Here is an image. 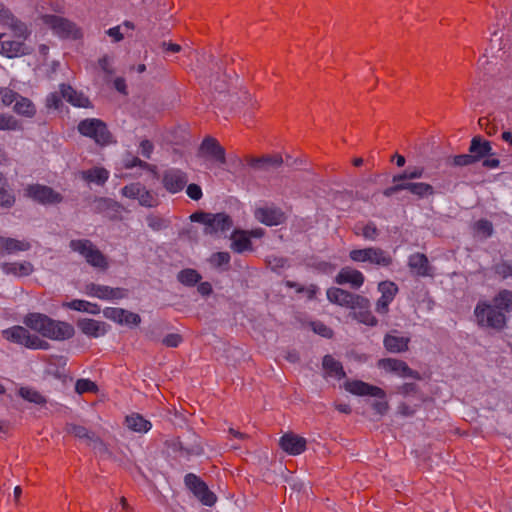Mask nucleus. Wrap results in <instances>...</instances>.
Wrapping results in <instances>:
<instances>
[{
    "label": "nucleus",
    "instance_id": "1",
    "mask_svg": "<svg viewBox=\"0 0 512 512\" xmlns=\"http://www.w3.org/2000/svg\"><path fill=\"white\" fill-rule=\"evenodd\" d=\"M23 323L41 336L52 340H66L74 335V328L71 324L53 320L41 313L27 314Z\"/></svg>",
    "mask_w": 512,
    "mask_h": 512
},
{
    "label": "nucleus",
    "instance_id": "2",
    "mask_svg": "<svg viewBox=\"0 0 512 512\" xmlns=\"http://www.w3.org/2000/svg\"><path fill=\"white\" fill-rule=\"evenodd\" d=\"M191 221L201 223L205 226L204 233L207 235L222 236L231 230L233 221L225 213L195 212L190 216Z\"/></svg>",
    "mask_w": 512,
    "mask_h": 512
},
{
    "label": "nucleus",
    "instance_id": "3",
    "mask_svg": "<svg viewBox=\"0 0 512 512\" xmlns=\"http://www.w3.org/2000/svg\"><path fill=\"white\" fill-rule=\"evenodd\" d=\"M43 5L38 4L36 7V11L38 14V18L48 26L52 31L61 38H72L77 39L81 36L80 30L76 27V25L67 19H64L59 16L49 15L43 13Z\"/></svg>",
    "mask_w": 512,
    "mask_h": 512
},
{
    "label": "nucleus",
    "instance_id": "4",
    "mask_svg": "<svg viewBox=\"0 0 512 512\" xmlns=\"http://www.w3.org/2000/svg\"><path fill=\"white\" fill-rule=\"evenodd\" d=\"M11 32L12 37H8L5 33H0V54L7 58L29 54L30 48L25 43L31 34L29 28L27 27V34L25 36H19L15 31Z\"/></svg>",
    "mask_w": 512,
    "mask_h": 512
},
{
    "label": "nucleus",
    "instance_id": "5",
    "mask_svg": "<svg viewBox=\"0 0 512 512\" xmlns=\"http://www.w3.org/2000/svg\"><path fill=\"white\" fill-rule=\"evenodd\" d=\"M2 336L9 342L25 346L29 349H47L48 343L36 335H32L23 326H13L2 331Z\"/></svg>",
    "mask_w": 512,
    "mask_h": 512
},
{
    "label": "nucleus",
    "instance_id": "6",
    "mask_svg": "<svg viewBox=\"0 0 512 512\" xmlns=\"http://www.w3.org/2000/svg\"><path fill=\"white\" fill-rule=\"evenodd\" d=\"M477 323L482 327L501 329L504 327L506 318L503 312L496 308L495 304L479 302L474 311Z\"/></svg>",
    "mask_w": 512,
    "mask_h": 512
},
{
    "label": "nucleus",
    "instance_id": "7",
    "mask_svg": "<svg viewBox=\"0 0 512 512\" xmlns=\"http://www.w3.org/2000/svg\"><path fill=\"white\" fill-rule=\"evenodd\" d=\"M349 257L354 262L370 263L375 266L387 267L392 263L391 255L378 247L353 249Z\"/></svg>",
    "mask_w": 512,
    "mask_h": 512
},
{
    "label": "nucleus",
    "instance_id": "8",
    "mask_svg": "<svg viewBox=\"0 0 512 512\" xmlns=\"http://www.w3.org/2000/svg\"><path fill=\"white\" fill-rule=\"evenodd\" d=\"M70 247L79 253L91 266L99 269H106L108 263L104 255L87 239L72 240Z\"/></svg>",
    "mask_w": 512,
    "mask_h": 512
},
{
    "label": "nucleus",
    "instance_id": "9",
    "mask_svg": "<svg viewBox=\"0 0 512 512\" xmlns=\"http://www.w3.org/2000/svg\"><path fill=\"white\" fill-rule=\"evenodd\" d=\"M78 131L86 137L92 138L100 145H106L111 142V134L106 125L99 119H85L78 125Z\"/></svg>",
    "mask_w": 512,
    "mask_h": 512
},
{
    "label": "nucleus",
    "instance_id": "10",
    "mask_svg": "<svg viewBox=\"0 0 512 512\" xmlns=\"http://www.w3.org/2000/svg\"><path fill=\"white\" fill-rule=\"evenodd\" d=\"M327 298L330 302L337 305L350 308L366 307L368 299L359 295L351 294L343 289L332 287L327 290Z\"/></svg>",
    "mask_w": 512,
    "mask_h": 512
},
{
    "label": "nucleus",
    "instance_id": "11",
    "mask_svg": "<svg viewBox=\"0 0 512 512\" xmlns=\"http://www.w3.org/2000/svg\"><path fill=\"white\" fill-rule=\"evenodd\" d=\"M121 194L126 198L137 200L144 207H153L157 204L156 196L140 183L124 186L121 189Z\"/></svg>",
    "mask_w": 512,
    "mask_h": 512
},
{
    "label": "nucleus",
    "instance_id": "12",
    "mask_svg": "<svg viewBox=\"0 0 512 512\" xmlns=\"http://www.w3.org/2000/svg\"><path fill=\"white\" fill-rule=\"evenodd\" d=\"M81 292L86 296L95 297L106 301L122 299L125 297V291L121 288H112L96 283L85 284Z\"/></svg>",
    "mask_w": 512,
    "mask_h": 512
},
{
    "label": "nucleus",
    "instance_id": "13",
    "mask_svg": "<svg viewBox=\"0 0 512 512\" xmlns=\"http://www.w3.org/2000/svg\"><path fill=\"white\" fill-rule=\"evenodd\" d=\"M185 484L204 505L212 506L215 503V495L209 491L206 484L202 482L196 475H186Z\"/></svg>",
    "mask_w": 512,
    "mask_h": 512
},
{
    "label": "nucleus",
    "instance_id": "14",
    "mask_svg": "<svg viewBox=\"0 0 512 512\" xmlns=\"http://www.w3.org/2000/svg\"><path fill=\"white\" fill-rule=\"evenodd\" d=\"M26 195L42 204H56L62 200V196L52 188L39 184L28 186Z\"/></svg>",
    "mask_w": 512,
    "mask_h": 512
},
{
    "label": "nucleus",
    "instance_id": "15",
    "mask_svg": "<svg viewBox=\"0 0 512 512\" xmlns=\"http://www.w3.org/2000/svg\"><path fill=\"white\" fill-rule=\"evenodd\" d=\"M103 315L111 321L126 326H137L141 321L138 314L117 307L105 308Z\"/></svg>",
    "mask_w": 512,
    "mask_h": 512
},
{
    "label": "nucleus",
    "instance_id": "16",
    "mask_svg": "<svg viewBox=\"0 0 512 512\" xmlns=\"http://www.w3.org/2000/svg\"><path fill=\"white\" fill-rule=\"evenodd\" d=\"M378 290L381 293V297L377 300L375 309L379 314H386L389 310V305L398 292V287L394 282L383 281L379 283Z\"/></svg>",
    "mask_w": 512,
    "mask_h": 512
},
{
    "label": "nucleus",
    "instance_id": "17",
    "mask_svg": "<svg viewBox=\"0 0 512 512\" xmlns=\"http://www.w3.org/2000/svg\"><path fill=\"white\" fill-rule=\"evenodd\" d=\"M254 216L259 222L267 226H276L283 223L285 220L284 213L279 208L270 205L256 208Z\"/></svg>",
    "mask_w": 512,
    "mask_h": 512
},
{
    "label": "nucleus",
    "instance_id": "18",
    "mask_svg": "<svg viewBox=\"0 0 512 512\" xmlns=\"http://www.w3.org/2000/svg\"><path fill=\"white\" fill-rule=\"evenodd\" d=\"M162 182L168 192L175 194L185 187L188 177L179 169H170L164 173Z\"/></svg>",
    "mask_w": 512,
    "mask_h": 512
},
{
    "label": "nucleus",
    "instance_id": "19",
    "mask_svg": "<svg viewBox=\"0 0 512 512\" xmlns=\"http://www.w3.org/2000/svg\"><path fill=\"white\" fill-rule=\"evenodd\" d=\"M0 24L7 26L11 31H15L19 36L27 34V25L18 19L2 2H0Z\"/></svg>",
    "mask_w": 512,
    "mask_h": 512
},
{
    "label": "nucleus",
    "instance_id": "20",
    "mask_svg": "<svg viewBox=\"0 0 512 512\" xmlns=\"http://www.w3.org/2000/svg\"><path fill=\"white\" fill-rule=\"evenodd\" d=\"M200 153L209 160L219 164L226 161L225 150L214 138H206L200 146Z\"/></svg>",
    "mask_w": 512,
    "mask_h": 512
},
{
    "label": "nucleus",
    "instance_id": "21",
    "mask_svg": "<svg viewBox=\"0 0 512 512\" xmlns=\"http://www.w3.org/2000/svg\"><path fill=\"white\" fill-rule=\"evenodd\" d=\"M378 365L380 368L384 369L387 372L394 373L400 377L406 378H419L417 372L411 370L407 364L401 360L397 359H382L379 360Z\"/></svg>",
    "mask_w": 512,
    "mask_h": 512
},
{
    "label": "nucleus",
    "instance_id": "22",
    "mask_svg": "<svg viewBox=\"0 0 512 512\" xmlns=\"http://www.w3.org/2000/svg\"><path fill=\"white\" fill-rule=\"evenodd\" d=\"M30 248L31 243L26 239L0 237V256L15 255L28 251Z\"/></svg>",
    "mask_w": 512,
    "mask_h": 512
},
{
    "label": "nucleus",
    "instance_id": "23",
    "mask_svg": "<svg viewBox=\"0 0 512 512\" xmlns=\"http://www.w3.org/2000/svg\"><path fill=\"white\" fill-rule=\"evenodd\" d=\"M305 438L294 433L284 434L280 439L281 448L290 455H299L306 449Z\"/></svg>",
    "mask_w": 512,
    "mask_h": 512
},
{
    "label": "nucleus",
    "instance_id": "24",
    "mask_svg": "<svg viewBox=\"0 0 512 512\" xmlns=\"http://www.w3.org/2000/svg\"><path fill=\"white\" fill-rule=\"evenodd\" d=\"M68 432L79 439H84L95 450L96 453H104L105 445L91 432L83 426L69 425Z\"/></svg>",
    "mask_w": 512,
    "mask_h": 512
},
{
    "label": "nucleus",
    "instance_id": "25",
    "mask_svg": "<svg viewBox=\"0 0 512 512\" xmlns=\"http://www.w3.org/2000/svg\"><path fill=\"white\" fill-rule=\"evenodd\" d=\"M77 327L88 337L98 338L107 333V325L105 322L97 321L90 318L78 320Z\"/></svg>",
    "mask_w": 512,
    "mask_h": 512
},
{
    "label": "nucleus",
    "instance_id": "26",
    "mask_svg": "<svg viewBox=\"0 0 512 512\" xmlns=\"http://www.w3.org/2000/svg\"><path fill=\"white\" fill-rule=\"evenodd\" d=\"M345 388L350 393L359 396L370 395L379 398H383L385 396L384 391L379 387L369 385L359 380L346 382Z\"/></svg>",
    "mask_w": 512,
    "mask_h": 512
},
{
    "label": "nucleus",
    "instance_id": "27",
    "mask_svg": "<svg viewBox=\"0 0 512 512\" xmlns=\"http://www.w3.org/2000/svg\"><path fill=\"white\" fill-rule=\"evenodd\" d=\"M338 284H349L352 288H359L364 283V275L359 270L351 267H344L336 276Z\"/></svg>",
    "mask_w": 512,
    "mask_h": 512
},
{
    "label": "nucleus",
    "instance_id": "28",
    "mask_svg": "<svg viewBox=\"0 0 512 512\" xmlns=\"http://www.w3.org/2000/svg\"><path fill=\"white\" fill-rule=\"evenodd\" d=\"M1 269L5 274L17 277L28 276L34 271L33 265L28 261L3 263Z\"/></svg>",
    "mask_w": 512,
    "mask_h": 512
},
{
    "label": "nucleus",
    "instance_id": "29",
    "mask_svg": "<svg viewBox=\"0 0 512 512\" xmlns=\"http://www.w3.org/2000/svg\"><path fill=\"white\" fill-rule=\"evenodd\" d=\"M408 265L410 269L419 276H430L431 267L429 266V262L427 257L421 253L412 254L409 257Z\"/></svg>",
    "mask_w": 512,
    "mask_h": 512
},
{
    "label": "nucleus",
    "instance_id": "30",
    "mask_svg": "<svg viewBox=\"0 0 512 512\" xmlns=\"http://www.w3.org/2000/svg\"><path fill=\"white\" fill-rule=\"evenodd\" d=\"M62 307L69 308L74 311L84 312L91 315H97L100 313V306L96 303H92L82 299H74L72 301H66L62 303Z\"/></svg>",
    "mask_w": 512,
    "mask_h": 512
},
{
    "label": "nucleus",
    "instance_id": "31",
    "mask_svg": "<svg viewBox=\"0 0 512 512\" xmlns=\"http://www.w3.org/2000/svg\"><path fill=\"white\" fill-rule=\"evenodd\" d=\"M231 248L237 253L251 250L252 245L248 231L235 230L231 235Z\"/></svg>",
    "mask_w": 512,
    "mask_h": 512
},
{
    "label": "nucleus",
    "instance_id": "32",
    "mask_svg": "<svg viewBox=\"0 0 512 512\" xmlns=\"http://www.w3.org/2000/svg\"><path fill=\"white\" fill-rule=\"evenodd\" d=\"M61 95L69 103L76 107H88L89 99L81 92L75 91L72 87L61 85Z\"/></svg>",
    "mask_w": 512,
    "mask_h": 512
},
{
    "label": "nucleus",
    "instance_id": "33",
    "mask_svg": "<svg viewBox=\"0 0 512 512\" xmlns=\"http://www.w3.org/2000/svg\"><path fill=\"white\" fill-rule=\"evenodd\" d=\"M125 423L130 430L138 433H146L152 428L151 422L137 413L128 415Z\"/></svg>",
    "mask_w": 512,
    "mask_h": 512
},
{
    "label": "nucleus",
    "instance_id": "34",
    "mask_svg": "<svg viewBox=\"0 0 512 512\" xmlns=\"http://www.w3.org/2000/svg\"><path fill=\"white\" fill-rule=\"evenodd\" d=\"M13 110L18 115H21V116H24L27 118H32L36 114V108H35L34 104L32 103V101L29 100L28 98L21 96V95H18V97L14 103Z\"/></svg>",
    "mask_w": 512,
    "mask_h": 512
},
{
    "label": "nucleus",
    "instance_id": "35",
    "mask_svg": "<svg viewBox=\"0 0 512 512\" xmlns=\"http://www.w3.org/2000/svg\"><path fill=\"white\" fill-rule=\"evenodd\" d=\"M408 342L409 339L406 337L388 334L384 339V346L392 353H399L408 348Z\"/></svg>",
    "mask_w": 512,
    "mask_h": 512
},
{
    "label": "nucleus",
    "instance_id": "36",
    "mask_svg": "<svg viewBox=\"0 0 512 512\" xmlns=\"http://www.w3.org/2000/svg\"><path fill=\"white\" fill-rule=\"evenodd\" d=\"M81 175L84 180L100 185L107 181L109 172L104 168L94 167L92 169L81 172Z\"/></svg>",
    "mask_w": 512,
    "mask_h": 512
},
{
    "label": "nucleus",
    "instance_id": "37",
    "mask_svg": "<svg viewBox=\"0 0 512 512\" xmlns=\"http://www.w3.org/2000/svg\"><path fill=\"white\" fill-rule=\"evenodd\" d=\"M471 155L475 156V161L490 154L491 145L488 141H482L480 138H473L471 141L470 149Z\"/></svg>",
    "mask_w": 512,
    "mask_h": 512
},
{
    "label": "nucleus",
    "instance_id": "38",
    "mask_svg": "<svg viewBox=\"0 0 512 512\" xmlns=\"http://www.w3.org/2000/svg\"><path fill=\"white\" fill-rule=\"evenodd\" d=\"M323 368L328 376L341 379L344 376L342 365L332 356H325L323 359Z\"/></svg>",
    "mask_w": 512,
    "mask_h": 512
},
{
    "label": "nucleus",
    "instance_id": "39",
    "mask_svg": "<svg viewBox=\"0 0 512 512\" xmlns=\"http://www.w3.org/2000/svg\"><path fill=\"white\" fill-rule=\"evenodd\" d=\"M496 308H498L501 312H511L512 311V291L503 290L500 291L493 300Z\"/></svg>",
    "mask_w": 512,
    "mask_h": 512
},
{
    "label": "nucleus",
    "instance_id": "40",
    "mask_svg": "<svg viewBox=\"0 0 512 512\" xmlns=\"http://www.w3.org/2000/svg\"><path fill=\"white\" fill-rule=\"evenodd\" d=\"M352 314L353 317L360 323L368 326H375L377 324V319L369 310V303L366 307H357V309L353 310Z\"/></svg>",
    "mask_w": 512,
    "mask_h": 512
},
{
    "label": "nucleus",
    "instance_id": "41",
    "mask_svg": "<svg viewBox=\"0 0 512 512\" xmlns=\"http://www.w3.org/2000/svg\"><path fill=\"white\" fill-rule=\"evenodd\" d=\"M474 233L477 237L488 238L493 233L492 223L488 220H479L473 225Z\"/></svg>",
    "mask_w": 512,
    "mask_h": 512
},
{
    "label": "nucleus",
    "instance_id": "42",
    "mask_svg": "<svg viewBox=\"0 0 512 512\" xmlns=\"http://www.w3.org/2000/svg\"><path fill=\"white\" fill-rule=\"evenodd\" d=\"M19 395L23 399H25L31 403H35V404L45 403V398L38 391H36L32 388H28V387L20 388Z\"/></svg>",
    "mask_w": 512,
    "mask_h": 512
},
{
    "label": "nucleus",
    "instance_id": "43",
    "mask_svg": "<svg viewBox=\"0 0 512 512\" xmlns=\"http://www.w3.org/2000/svg\"><path fill=\"white\" fill-rule=\"evenodd\" d=\"M21 123L12 115L0 113V130H21Z\"/></svg>",
    "mask_w": 512,
    "mask_h": 512
},
{
    "label": "nucleus",
    "instance_id": "44",
    "mask_svg": "<svg viewBox=\"0 0 512 512\" xmlns=\"http://www.w3.org/2000/svg\"><path fill=\"white\" fill-rule=\"evenodd\" d=\"M409 191L420 198L430 196L434 192L433 187L430 184L422 182L410 185Z\"/></svg>",
    "mask_w": 512,
    "mask_h": 512
},
{
    "label": "nucleus",
    "instance_id": "45",
    "mask_svg": "<svg viewBox=\"0 0 512 512\" xmlns=\"http://www.w3.org/2000/svg\"><path fill=\"white\" fill-rule=\"evenodd\" d=\"M200 278L198 272L193 269H185L178 274L179 281L185 285H194Z\"/></svg>",
    "mask_w": 512,
    "mask_h": 512
},
{
    "label": "nucleus",
    "instance_id": "46",
    "mask_svg": "<svg viewBox=\"0 0 512 512\" xmlns=\"http://www.w3.org/2000/svg\"><path fill=\"white\" fill-rule=\"evenodd\" d=\"M147 225L154 231H160L169 226V221L158 215H148L146 218Z\"/></svg>",
    "mask_w": 512,
    "mask_h": 512
},
{
    "label": "nucleus",
    "instance_id": "47",
    "mask_svg": "<svg viewBox=\"0 0 512 512\" xmlns=\"http://www.w3.org/2000/svg\"><path fill=\"white\" fill-rule=\"evenodd\" d=\"M14 203V197L6 189V180L0 173V205L10 207Z\"/></svg>",
    "mask_w": 512,
    "mask_h": 512
},
{
    "label": "nucleus",
    "instance_id": "48",
    "mask_svg": "<svg viewBox=\"0 0 512 512\" xmlns=\"http://www.w3.org/2000/svg\"><path fill=\"white\" fill-rule=\"evenodd\" d=\"M424 169L422 167H413L406 169L401 175L394 176L393 181L397 182L406 179H418L423 176Z\"/></svg>",
    "mask_w": 512,
    "mask_h": 512
},
{
    "label": "nucleus",
    "instance_id": "49",
    "mask_svg": "<svg viewBox=\"0 0 512 512\" xmlns=\"http://www.w3.org/2000/svg\"><path fill=\"white\" fill-rule=\"evenodd\" d=\"M75 390L78 394L95 392L97 390V386L94 382H92L89 379H79L76 382Z\"/></svg>",
    "mask_w": 512,
    "mask_h": 512
},
{
    "label": "nucleus",
    "instance_id": "50",
    "mask_svg": "<svg viewBox=\"0 0 512 512\" xmlns=\"http://www.w3.org/2000/svg\"><path fill=\"white\" fill-rule=\"evenodd\" d=\"M19 94L9 88L0 89V103L4 106H10L15 103Z\"/></svg>",
    "mask_w": 512,
    "mask_h": 512
},
{
    "label": "nucleus",
    "instance_id": "51",
    "mask_svg": "<svg viewBox=\"0 0 512 512\" xmlns=\"http://www.w3.org/2000/svg\"><path fill=\"white\" fill-rule=\"evenodd\" d=\"M210 261L217 267L227 265L230 262V255L227 252H217L211 256Z\"/></svg>",
    "mask_w": 512,
    "mask_h": 512
},
{
    "label": "nucleus",
    "instance_id": "52",
    "mask_svg": "<svg viewBox=\"0 0 512 512\" xmlns=\"http://www.w3.org/2000/svg\"><path fill=\"white\" fill-rule=\"evenodd\" d=\"M281 163H282V157L279 156V155H275V156L259 159V160L256 161L255 165L257 167H265V166H268V165L279 166V165H281Z\"/></svg>",
    "mask_w": 512,
    "mask_h": 512
},
{
    "label": "nucleus",
    "instance_id": "53",
    "mask_svg": "<svg viewBox=\"0 0 512 512\" xmlns=\"http://www.w3.org/2000/svg\"><path fill=\"white\" fill-rule=\"evenodd\" d=\"M475 162V156L471 154L457 155L453 159V163L457 166H467Z\"/></svg>",
    "mask_w": 512,
    "mask_h": 512
},
{
    "label": "nucleus",
    "instance_id": "54",
    "mask_svg": "<svg viewBox=\"0 0 512 512\" xmlns=\"http://www.w3.org/2000/svg\"><path fill=\"white\" fill-rule=\"evenodd\" d=\"M312 329L315 333L323 337L329 338L332 336V330L321 322L312 323Z\"/></svg>",
    "mask_w": 512,
    "mask_h": 512
},
{
    "label": "nucleus",
    "instance_id": "55",
    "mask_svg": "<svg viewBox=\"0 0 512 512\" xmlns=\"http://www.w3.org/2000/svg\"><path fill=\"white\" fill-rule=\"evenodd\" d=\"M186 193L192 200H195V201L201 199L202 195H203L201 187L197 184L188 185L187 189H186Z\"/></svg>",
    "mask_w": 512,
    "mask_h": 512
},
{
    "label": "nucleus",
    "instance_id": "56",
    "mask_svg": "<svg viewBox=\"0 0 512 512\" xmlns=\"http://www.w3.org/2000/svg\"><path fill=\"white\" fill-rule=\"evenodd\" d=\"M361 235L367 240H375L378 235L376 226L367 224L362 228Z\"/></svg>",
    "mask_w": 512,
    "mask_h": 512
},
{
    "label": "nucleus",
    "instance_id": "57",
    "mask_svg": "<svg viewBox=\"0 0 512 512\" xmlns=\"http://www.w3.org/2000/svg\"><path fill=\"white\" fill-rule=\"evenodd\" d=\"M495 272L503 278L512 276V265L506 262L496 265Z\"/></svg>",
    "mask_w": 512,
    "mask_h": 512
},
{
    "label": "nucleus",
    "instance_id": "58",
    "mask_svg": "<svg viewBox=\"0 0 512 512\" xmlns=\"http://www.w3.org/2000/svg\"><path fill=\"white\" fill-rule=\"evenodd\" d=\"M153 144L149 140H143L140 143L139 149L142 156L149 159L153 152Z\"/></svg>",
    "mask_w": 512,
    "mask_h": 512
},
{
    "label": "nucleus",
    "instance_id": "59",
    "mask_svg": "<svg viewBox=\"0 0 512 512\" xmlns=\"http://www.w3.org/2000/svg\"><path fill=\"white\" fill-rule=\"evenodd\" d=\"M181 336L178 334H169L163 339V344L167 347H177L181 343Z\"/></svg>",
    "mask_w": 512,
    "mask_h": 512
},
{
    "label": "nucleus",
    "instance_id": "60",
    "mask_svg": "<svg viewBox=\"0 0 512 512\" xmlns=\"http://www.w3.org/2000/svg\"><path fill=\"white\" fill-rule=\"evenodd\" d=\"M100 68L108 75L113 73L112 59L109 56H104L99 60Z\"/></svg>",
    "mask_w": 512,
    "mask_h": 512
},
{
    "label": "nucleus",
    "instance_id": "61",
    "mask_svg": "<svg viewBox=\"0 0 512 512\" xmlns=\"http://www.w3.org/2000/svg\"><path fill=\"white\" fill-rule=\"evenodd\" d=\"M124 166L127 169L139 166L143 168H148L149 165L146 162H143L142 160L138 159L137 157H132L131 159H126L124 161Z\"/></svg>",
    "mask_w": 512,
    "mask_h": 512
},
{
    "label": "nucleus",
    "instance_id": "62",
    "mask_svg": "<svg viewBox=\"0 0 512 512\" xmlns=\"http://www.w3.org/2000/svg\"><path fill=\"white\" fill-rule=\"evenodd\" d=\"M61 98L57 93H51L47 96L46 105L48 108H58Z\"/></svg>",
    "mask_w": 512,
    "mask_h": 512
},
{
    "label": "nucleus",
    "instance_id": "63",
    "mask_svg": "<svg viewBox=\"0 0 512 512\" xmlns=\"http://www.w3.org/2000/svg\"><path fill=\"white\" fill-rule=\"evenodd\" d=\"M107 34L115 41V42H118L120 41L122 38H123V35L121 34L120 32V28L119 27H113V28H110L108 31H107Z\"/></svg>",
    "mask_w": 512,
    "mask_h": 512
},
{
    "label": "nucleus",
    "instance_id": "64",
    "mask_svg": "<svg viewBox=\"0 0 512 512\" xmlns=\"http://www.w3.org/2000/svg\"><path fill=\"white\" fill-rule=\"evenodd\" d=\"M483 165L488 168H497L499 166V160L495 158H488L483 161Z\"/></svg>",
    "mask_w": 512,
    "mask_h": 512
}]
</instances>
